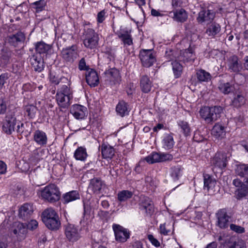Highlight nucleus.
Returning <instances> with one entry per match:
<instances>
[{
	"instance_id": "nucleus-1",
	"label": "nucleus",
	"mask_w": 248,
	"mask_h": 248,
	"mask_svg": "<svg viewBox=\"0 0 248 248\" xmlns=\"http://www.w3.org/2000/svg\"><path fill=\"white\" fill-rule=\"evenodd\" d=\"M56 93V100L61 108H68L70 105V95L72 94L70 81L68 78H62Z\"/></svg>"
},
{
	"instance_id": "nucleus-2",
	"label": "nucleus",
	"mask_w": 248,
	"mask_h": 248,
	"mask_svg": "<svg viewBox=\"0 0 248 248\" xmlns=\"http://www.w3.org/2000/svg\"><path fill=\"white\" fill-rule=\"evenodd\" d=\"M24 129V124L15 117V112L9 111L2 125L3 131L7 134H11L15 130L17 133L22 134Z\"/></svg>"
},
{
	"instance_id": "nucleus-3",
	"label": "nucleus",
	"mask_w": 248,
	"mask_h": 248,
	"mask_svg": "<svg viewBox=\"0 0 248 248\" xmlns=\"http://www.w3.org/2000/svg\"><path fill=\"white\" fill-rule=\"evenodd\" d=\"M42 220L50 230H57L60 226L61 223L58 215L52 208H48L43 212Z\"/></svg>"
},
{
	"instance_id": "nucleus-4",
	"label": "nucleus",
	"mask_w": 248,
	"mask_h": 248,
	"mask_svg": "<svg viewBox=\"0 0 248 248\" xmlns=\"http://www.w3.org/2000/svg\"><path fill=\"white\" fill-rule=\"evenodd\" d=\"M42 199L47 202L53 203L59 200L61 193L59 188L54 184H49L41 191Z\"/></svg>"
},
{
	"instance_id": "nucleus-5",
	"label": "nucleus",
	"mask_w": 248,
	"mask_h": 248,
	"mask_svg": "<svg viewBox=\"0 0 248 248\" xmlns=\"http://www.w3.org/2000/svg\"><path fill=\"white\" fill-rule=\"evenodd\" d=\"M172 158L171 155L168 154H160L156 152H153L145 158L141 159L135 168L137 171H140V168L144 165L145 161L149 164H154L159 162H163L170 160Z\"/></svg>"
},
{
	"instance_id": "nucleus-6",
	"label": "nucleus",
	"mask_w": 248,
	"mask_h": 248,
	"mask_svg": "<svg viewBox=\"0 0 248 248\" xmlns=\"http://www.w3.org/2000/svg\"><path fill=\"white\" fill-rule=\"evenodd\" d=\"M83 44L85 46L90 49L95 48L99 40L98 35L92 29H88L84 34Z\"/></svg>"
},
{
	"instance_id": "nucleus-7",
	"label": "nucleus",
	"mask_w": 248,
	"mask_h": 248,
	"mask_svg": "<svg viewBox=\"0 0 248 248\" xmlns=\"http://www.w3.org/2000/svg\"><path fill=\"white\" fill-rule=\"evenodd\" d=\"M61 56L65 62L69 64L73 63L78 57L77 46L73 45L63 48L61 51Z\"/></svg>"
},
{
	"instance_id": "nucleus-8",
	"label": "nucleus",
	"mask_w": 248,
	"mask_h": 248,
	"mask_svg": "<svg viewBox=\"0 0 248 248\" xmlns=\"http://www.w3.org/2000/svg\"><path fill=\"white\" fill-rule=\"evenodd\" d=\"M143 66L149 67L156 61L153 49H142L139 55Z\"/></svg>"
},
{
	"instance_id": "nucleus-9",
	"label": "nucleus",
	"mask_w": 248,
	"mask_h": 248,
	"mask_svg": "<svg viewBox=\"0 0 248 248\" xmlns=\"http://www.w3.org/2000/svg\"><path fill=\"white\" fill-rule=\"evenodd\" d=\"M64 233L67 239L70 242H76L80 238V230L72 224L65 225Z\"/></svg>"
},
{
	"instance_id": "nucleus-10",
	"label": "nucleus",
	"mask_w": 248,
	"mask_h": 248,
	"mask_svg": "<svg viewBox=\"0 0 248 248\" xmlns=\"http://www.w3.org/2000/svg\"><path fill=\"white\" fill-rule=\"evenodd\" d=\"M25 39V34L19 31L16 33L7 35L5 38V43L10 46L16 47L23 44Z\"/></svg>"
},
{
	"instance_id": "nucleus-11",
	"label": "nucleus",
	"mask_w": 248,
	"mask_h": 248,
	"mask_svg": "<svg viewBox=\"0 0 248 248\" xmlns=\"http://www.w3.org/2000/svg\"><path fill=\"white\" fill-rule=\"evenodd\" d=\"M105 81L109 85H115L119 83L121 81V76L119 71L116 68H110L106 70L104 73Z\"/></svg>"
},
{
	"instance_id": "nucleus-12",
	"label": "nucleus",
	"mask_w": 248,
	"mask_h": 248,
	"mask_svg": "<svg viewBox=\"0 0 248 248\" xmlns=\"http://www.w3.org/2000/svg\"><path fill=\"white\" fill-rule=\"evenodd\" d=\"M112 228L114 232L115 239L117 241L124 242L129 238V232L123 227L118 224H114Z\"/></svg>"
},
{
	"instance_id": "nucleus-13",
	"label": "nucleus",
	"mask_w": 248,
	"mask_h": 248,
	"mask_svg": "<svg viewBox=\"0 0 248 248\" xmlns=\"http://www.w3.org/2000/svg\"><path fill=\"white\" fill-rule=\"evenodd\" d=\"M227 162V155L225 153L217 152L211 160V163L214 167L223 169L226 167Z\"/></svg>"
},
{
	"instance_id": "nucleus-14",
	"label": "nucleus",
	"mask_w": 248,
	"mask_h": 248,
	"mask_svg": "<svg viewBox=\"0 0 248 248\" xmlns=\"http://www.w3.org/2000/svg\"><path fill=\"white\" fill-rule=\"evenodd\" d=\"M217 219V225L221 229H225L229 226V220L230 217L227 215V210L223 208L219 210L216 213Z\"/></svg>"
},
{
	"instance_id": "nucleus-15",
	"label": "nucleus",
	"mask_w": 248,
	"mask_h": 248,
	"mask_svg": "<svg viewBox=\"0 0 248 248\" xmlns=\"http://www.w3.org/2000/svg\"><path fill=\"white\" fill-rule=\"evenodd\" d=\"M216 109H200L199 113L201 117L206 122L211 123L217 120L220 117V111ZM219 110V109H217Z\"/></svg>"
},
{
	"instance_id": "nucleus-16",
	"label": "nucleus",
	"mask_w": 248,
	"mask_h": 248,
	"mask_svg": "<svg viewBox=\"0 0 248 248\" xmlns=\"http://www.w3.org/2000/svg\"><path fill=\"white\" fill-rule=\"evenodd\" d=\"M215 16V14L211 10H202L199 13L197 21L199 23L211 22Z\"/></svg>"
},
{
	"instance_id": "nucleus-17",
	"label": "nucleus",
	"mask_w": 248,
	"mask_h": 248,
	"mask_svg": "<svg viewBox=\"0 0 248 248\" xmlns=\"http://www.w3.org/2000/svg\"><path fill=\"white\" fill-rule=\"evenodd\" d=\"M30 61L35 71L40 72L44 69V60L41 55L38 54L33 55L31 57Z\"/></svg>"
},
{
	"instance_id": "nucleus-18",
	"label": "nucleus",
	"mask_w": 248,
	"mask_h": 248,
	"mask_svg": "<svg viewBox=\"0 0 248 248\" xmlns=\"http://www.w3.org/2000/svg\"><path fill=\"white\" fill-rule=\"evenodd\" d=\"M105 187V184L100 179L94 178L91 180L89 188L94 193L99 194Z\"/></svg>"
},
{
	"instance_id": "nucleus-19",
	"label": "nucleus",
	"mask_w": 248,
	"mask_h": 248,
	"mask_svg": "<svg viewBox=\"0 0 248 248\" xmlns=\"http://www.w3.org/2000/svg\"><path fill=\"white\" fill-rule=\"evenodd\" d=\"M140 208L143 211L147 216H151L154 212L153 202L147 197L143 198L140 203Z\"/></svg>"
},
{
	"instance_id": "nucleus-20",
	"label": "nucleus",
	"mask_w": 248,
	"mask_h": 248,
	"mask_svg": "<svg viewBox=\"0 0 248 248\" xmlns=\"http://www.w3.org/2000/svg\"><path fill=\"white\" fill-rule=\"evenodd\" d=\"M33 208L31 204L25 203L19 209V217L23 220L28 219L33 213Z\"/></svg>"
},
{
	"instance_id": "nucleus-21",
	"label": "nucleus",
	"mask_w": 248,
	"mask_h": 248,
	"mask_svg": "<svg viewBox=\"0 0 248 248\" xmlns=\"http://www.w3.org/2000/svg\"><path fill=\"white\" fill-rule=\"evenodd\" d=\"M170 15L173 20L177 22H184L187 18L186 12L182 8L179 10H173L170 13Z\"/></svg>"
},
{
	"instance_id": "nucleus-22",
	"label": "nucleus",
	"mask_w": 248,
	"mask_h": 248,
	"mask_svg": "<svg viewBox=\"0 0 248 248\" xmlns=\"http://www.w3.org/2000/svg\"><path fill=\"white\" fill-rule=\"evenodd\" d=\"M86 82L91 87L97 86L99 84V78L96 72L91 69L87 71L86 74Z\"/></svg>"
},
{
	"instance_id": "nucleus-23",
	"label": "nucleus",
	"mask_w": 248,
	"mask_h": 248,
	"mask_svg": "<svg viewBox=\"0 0 248 248\" xmlns=\"http://www.w3.org/2000/svg\"><path fill=\"white\" fill-rule=\"evenodd\" d=\"M228 67L229 70L235 73L239 72L242 68L238 57L236 56L229 58L228 61Z\"/></svg>"
},
{
	"instance_id": "nucleus-24",
	"label": "nucleus",
	"mask_w": 248,
	"mask_h": 248,
	"mask_svg": "<svg viewBox=\"0 0 248 248\" xmlns=\"http://www.w3.org/2000/svg\"><path fill=\"white\" fill-rule=\"evenodd\" d=\"M195 58L194 50L190 46L186 49L182 54L177 57V60L179 61H183L184 62H193Z\"/></svg>"
},
{
	"instance_id": "nucleus-25",
	"label": "nucleus",
	"mask_w": 248,
	"mask_h": 248,
	"mask_svg": "<svg viewBox=\"0 0 248 248\" xmlns=\"http://www.w3.org/2000/svg\"><path fill=\"white\" fill-rule=\"evenodd\" d=\"M14 234L16 235L19 240L21 241L25 238L27 232L26 225L18 222L16 224V228L13 230Z\"/></svg>"
},
{
	"instance_id": "nucleus-26",
	"label": "nucleus",
	"mask_w": 248,
	"mask_h": 248,
	"mask_svg": "<svg viewBox=\"0 0 248 248\" xmlns=\"http://www.w3.org/2000/svg\"><path fill=\"white\" fill-rule=\"evenodd\" d=\"M237 85H236V87L234 85L230 82H226L220 83L218 88L222 93L225 94H228L231 93H234L235 91L238 90L237 89Z\"/></svg>"
},
{
	"instance_id": "nucleus-27",
	"label": "nucleus",
	"mask_w": 248,
	"mask_h": 248,
	"mask_svg": "<svg viewBox=\"0 0 248 248\" xmlns=\"http://www.w3.org/2000/svg\"><path fill=\"white\" fill-rule=\"evenodd\" d=\"M211 134L217 139H222L226 135L225 127L220 124H216L212 128Z\"/></svg>"
},
{
	"instance_id": "nucleus-28",
	"label": "nucleus",
	"mask_w": 248,
	"mask_h": 248,
	"mask_svg": "<svg viewBox=\"0 0 248 248\" xmlns=\"http://www.w3.org/2000/svg\"><path fill=\"white\" fill-rule=\"evenodd\" d=\"M220 30L221 27L219 24L212 22L207 26L205 32L208 36L214 37L220 32Z\"/></svg>"
},
{
	"instance_id": "nucleus-29",
	"label": "nucleus",
	"mask_w": 248,
	"mask_h": 248,
	"mask_svg": "<svg viewBox=\"0 0 248 248\" xmlns=\"http://www.w3.org/2000/svg\"><path fill=\"white\" fill-rule=\"evenodd\" d=\"M52 46L47 44L43 41L37 42L35 44V50L37 54L40 55L41 54H46L51 50Z\"/></svg>"
},
{
	"instance_id": "nucleus-30",
	"label": "nucleus",
	"mask_w": 248,
	"mask_h": 248,
	"mask_svg": "<svg viewBox=\"0 0 248 248\" xmlns=\"http://www.w3.org/2000/svg\"><path fill=\"white\" fill-rule=\"evenodd\" d=\"M236 96L234 98L232 101V105L233 107H242L245 103V99L242 93L239 90L235 91L234 93Z\"/></svg>"
},
{
	"instance_id": "nucleus-31",
	"label": "nucleus",
	"mask_w": 248,
	"mask_h": 248,
	"mask_svg": "<svg viewBox=\"0 0 248 248\" xmlns=\"http://www.w3.org/2000/svg\"><path fill=\"white\" fill-rule=\"evenodd\" d=\"M34 140L40 145H45L47 142V137L46 133L39 130L35 131L34 133Z\"/></svg>"
},
{
	"instance_id": "nucleus-32",
	"label": "nucleus",
	"mask_w": 248,
	"mask_h": 248,
	"mask_svg": "<svg viewBox=\"0 0 248 248\" xmlns=\"http://www.w3.org/2000/svg\"><path fill=\"white\" fill-rule=\"evenodd\" d=\"M102 155L104 158L111 159L114 156L115 151L110 145L102 144L101 146Z\"/></svg>"
},
{
	"instance_id": "nucleus-33",
	"label": "nucleus",
	"mask_w": 248,
	"mask_h": 248,
	"mask_svg": "<svg viewBox=\"0 0 248 248\" xmlns=\"http://www.w3.org/2000/svg\"><path fill=\"white\" fill-rule=\"evenodd\" d=\"M140 87L142 91L147 93L151 91L152 88V82L147 76H143L140 79Z\"/></svg>"
},
{
	"instance_id": "nucleus-34",
	"label": "nucleus",
	"mask_w": 248,
	"mask_h": 248,
	"mask_svg": "<svg viewBox=\"0 0 248 248\" xmlns=\"http://www.w3.org/2000/svg\"><path fill=\"white\" fill-rule=\"evenodd\" d=\"M64 203H67L69 202L80 199V195L78 191L73 190L65 194L63 197Z\"/></svg>"
},
{
	"instance_id": "nucleus-35",
	"label": "nucleus",
	"mask_w": 248,
	"mask_h": 248,
	"mask_svg": "<svg viewBox=\"0 0 248 248\" xmlns=\"http://www.w3.org/2000/svg\"><path fill=\"white\" fill-rule=\"evenodd\" d=\"M88 156L86 149L83 147H79L74 153V157L76 160L84 161Z\"/></svg>"
},
{
	"instance_id": "nucleus-36",
	"label": "nucleus",
	"mask_w": 248,
	"mask_h": 248,
	"mask_svg": "<svg viewBox=\"0 0 248 248\" xmlns=\"http://www.w3.org/2000/svg\"><path fill=\"white\" fill-rule=\"evenodd\" d=\"M133 195L132 192L127 190H123L118 193L117 199L120 202H124L130 199Z\"/></svg>"
},
{
	"instance_id": "nucleus-37",
	"label": "nucleus",
	"mask_w": 248,
	"mask_h": 248,
	"mask_svg": "<svg viewBox=\"0 0 248 248\" xmlns=\"http://www.w3.org/2000/svg\"><path fill=\"white\" fill-rule=\"evenodd\" d=\"M236 173L241 177H248V165L244 164L237 165Z\"/></svg>"
},
{
	"instance_id": "nucleus-38",
	"label": "nucleus",
	"mask_w": 248,
	"mask_h": 248,
	"mask_svg": "<svg viewBox=\"0 0 248 248\" xmlns=\"http://www.w3.org/2000/svg\"><path fill=\"white\" fill-rule=\"evenodd\" d=\"M196 75L198 80L201 82H207L211 78L210 74L204 70L197 71Z\"/></svg>"
},
{
	"instance_id": "nucleus-39",
	"label": "nucleus",
	"mask_w": 248,
	"mask_h": 248,
	"mask_svg": "<svg viewBox=\"0 0 248 248\" xmlns=\"http://www.w3.org/2000/svg\"><path fill=\"white\" fill-rule=\"evenodd\" d=\"M70 113L77 119H82L88 115L87 109H70Z\"/></svg>"
},
{
	"instance_id": "nucleus-40",
	"label": "nucleus",
	"mask_w": 248,
	"mask_h": 248,
	"mask_svg": "<svg viewBox=\"0 0 248 248\" xmlns=\"http://www.w3.org/2000/svg\"><path fill=\"white\" fill-rule=\"evenodd\" d=\"M177 124L185 136L190 135L191 130L187 122L180 120L177 122Z\"/></svg>"
},
{
	"instance_id": "nucleus-41",
	"label": "nucleus",
	"mask_w": 248,
	"mask_h": 248,
	"mask_svg": "<svg viewBox=\"0 0 248 248\" xmlns=\"http://www.w3.org/2000/svg\"><path fill=\"white\" fill-rule=\"evenodd\" d=\"M163 147L167 150L171 149L174 143L173 138L170 135H166L163 140Z\"/></svg>"
},
{
	"instance_id": "nucleus-42",
	"label": "nucleus",
	"mask_w": 248,
	"mask_h": 248,
	"mask_svg": "<svg viewBox=\"0 0 248 248\" xmlns=\"http://www.w3.org/2000/svg\"><path fill=\"white\" fill-rule=\"evenodd\" d=\"M182 175V171L180 167H174L170 169V175L173 181L178 180Z\"/></svg>"
},
{
	"instance_id": "nucleus-43",
	"label": "nucleus",
	"mask_w": 248,
	"mask_h": 248,
	"mask_svg": "<svg viewBox=\"0 0 248 248\" xmlns=\"http://www.w3.org/2000/svg\"><path fill=\"white\" fill-rule=\"evenodd\" d=\"M248 194V186L246 184L238 188L236 191V195L237 199H242Z\"/></svg>"
},
{
	"instance_id": "nucleus-44",
	"label": "nucleus",
	"mask_w": 248,
	"mask_h": 248,
	"mask_svg": "<svg viewBox=\"0 0 248 248\" xmlns=\"http://www.w3.org/2000/svg\"><path fill=\"white\" fill-rule=\"evenodd\" d=\"M172 70L176 78L179 77L182 73L183 67L176 60L171 62Z\"/></svg>"
},
{
	"instance_id": "nucleus-45",
	"label": "nucleus",
	"mask_w": 248,
	"mask_h": 248,
	"mask_svg": "<svg viewBox=\"0 0 248 248\" xmlns=\"http://www.w3.org/2000/svg\"><path fill=\"white\" fill-rule=\"evenodd\" d=\"M216 181L213 180L211 177L207 175L204 177V187L206 188L207 190L213 188L215 186Z\"/></svg>"
},
{
	"instance_id": "nucleus-46",
	"label": "nucleus",
	"mask_w": 248,
	"mask_h": 248,
	"mask_svg": "<svg viewBox=\"0 0 248 248\" xmlns=\"http://www.w3.org/2000/svg\"><path fill=\"white\" fill-rule=\"evenodd\" d=\"M119 37L123 41L124 45H131L132 44V39L131 35L128 32L120 33L119 35Z\"/></svg>"
},
{
	"instance_id": "nucleus-47",
	"label": "nucleus",
	"mask_w": 248,
	"mask_h": 248,
	"mask_svg": "<svg viewBox=\"0 0 248 248\" xmlns=\"http://www.w3.org/2000/svg\"><path fill=\"white\" fill-rule=\"evenodd\" d=\"M46 4L45 0H39L32 3V8L36 10V12H39L43 10Z\"/></svg>"
},
{
	"instance_id": "nucleus-48",
	"label": "nucleus",
	"mask_w": 248,
	"mask_h": 248,
	"mask_svg": "<svg viewBox=\"0 0 248 248\" xmlns=\"http://www.w3.org/2000/svg\"><path fill=\"white\" fill-rule=\"evenodd\" d=\"M185 28L186 31L193 34L198 32V25L195 24L193 22H189L185 25Z\"/></svg>"
},
{
	"instance_id": "nucleus-49",
	"label": "nucleus",
	"mask_w": 248,
	"mask_h": 248,
	"mask_svg": "<svg viewBox=\"0 0 248 248\" xmlns=\"http://www.w3.org/2000/svg\"><path fill=\"white\" fill-rule=\"evenodd\" d=\"M170 225H167L166 223L160 225L159 232L161 234L164 235H168L170 234Z\"/></svg>"
},
{
	"instance_id": "nucleus-50",
	"label": "nucleus",
	"mask_w": 248,
	"mask_h": 248,
	"mask_svg": "<svg viewBox=\"0 0 248 248\" xmlns=\"http://www.w3.org/2000/svg\"><path fill=\"white\" fill-rule=\"evenodd\" d=\"M59 78L58 76L52 73L50 74L49 79L51 83L55 85H59L61 82H62V78Z\"/></svg>"
},
{
	"instance_id": "nucleus-51",
	"label": "nucleus",
	"mask_w": 248,
	"mask_h": 248,
	"mask_svg": "<svg viewBox=\"0 0 248 248\" xmlns=\"http://www.w3.org/2000/svg\"><path fill=\"white\" fill-rule=\"evenodd\" d=\"M230 229L231 230L238 233H242L245 232V228L244 227L233 224L230 225Z\"/></svg>"
},
{
	"instance_id": "nucleus-52",
	"label": "nucleus",
	"mask_w": 248,
	"mask_h": 248,
	"mask_svg": "<svg viewBox=\"0 0 248 248\" xmlns=\"http://www.w3.org/2000/svg\"><path fill=\"white\" fill-rule=\"evenodd\" d=\"M37 226L38 222L35 220H31V221L29 222L27 225H26L27 228L31 230L35 229Z\"/></svg>"
},
{
	"instance_id": "nucleus-53",
	"label": "nucleus",
	"mask_w": 248,
	"mask_h": 248,
	"mask_svg": "<svg viewBox=\"0 0 248 248\" xmlns=\"http://www.w3.org/2000/svg\"><path fill=\"white\" fill-rule=\"evenodd\" d=\"M148 239L152 244L156 247H158L160 246L159 242L155 238L154 236L152 234L148 235Z\"/></svg>"
},
{
	"instance_id": "nucleus-54",
	"label": "nucleus",
	"mask_w": 248,
	"mask_h": 248,
	"mask_svg": "<svg viewBox=\"0 0 248 248\" xmlns=\"http://www.w3.org/2000/svg\"><path fill=\"white\" fill-rule=\"evenodd\" d=\"M8 78V74L7 73L2 74L0 75V89H1L4 84H5V81Z\"/></svg>"
},
{
	"instance_id": "nucleus-55",
	"label": "nucleus",
	"mask_w": 248,
	"mask_h": 248,
	"mask_svg": "<svg viewBox=\"0 0 248 248\" xmlns=\"http://www.w3.org/2000/svg\"><path fill=\"white\" fill-rule=\"evenodd\" d=\"M228 248H246V246L242 242H240L234 243L229 246Z\"/></svg>"
},
{
	"instance_id": "nucleus-56",
	"label": "nucleus",
	"mask_w": 248,
	"mask_h": 248,
	"mask_svg": "<svg viewBox=\"0 0 248 248\" xmlns=\"http://www.w3.org/2000/svg\"><path fill=\"white\" fill-rule=\"evenodd\" d=\"M105 10H102L98 13L97 19L99 23H102L105 20Z\"/></svg>"
},
{
	"instance_id": "nucleus-57",
	"label": "nucleus",
	"mask_w": 248,
	"mask_h": 248,
	"mask_svg": "<svg viewBox=\"0 0 248 248\" xmlns=\"http://www.w3.org/2000/svg\"><path fill=\"white\" fill-rule=\"evenodd\" d=\"M117 115L124 117L128 114V109H115Z\"/></svg>"
},
{
	"instance_id": "nucleus-58",
	"label": "nucleus",
	"mask_w": 248,
	"mask_h": 248,
	"mask_svg": "<svg viewBox=\"0 0 248 248\" xmlns=\"http://www.w3.org/2000/svg\"><path fill=\"white\" fill-rule=\"evenodd\" d=\"M129 105L125 101L122 100L120 101L117 104L116 108H127Z\"/></svg>"
},
{
	"instance_id": "nucleus-59",
	"label": "nucleus",
	"mask_w": 248,
	"mask_h": 248,
	"mask_svg": "<svg viewBox=\"0 0 248 248\" xmlns=\"http://www.w3.org/2000/svg\"><path fill=\"white\" fill-rule=\"evenodd\" d=\"M78 68L80 70H85L86 69V62L84 58H82L78 64Z\"/></svg>"
},
{
	"instance_id": "nucleus-60",
	"label": "nucleus",
	"mask_w": 248,
	"mask_h": 248,
	"mask_svg": "<svg viewBox=\"0 0 248 248\" xmlns=\"http://www.w3.org/2000/svg\"><path fill=\"white\" fill-rule=\"evenodd\" d=\"M91 210H92V209L90 205H84V217L89 215L91 212Z\"/></svg>"
},
{
	"instance_id": "nucleus-61",
	"label": "nucleus",
	"mask_w": 248,
	"mask_h": 248,
	"mask_svg": "<svg viewBox=\"0 0 248 248\" xmlns=\"http://www.w3.org/2000/svg\"><path fill=\"white\" fill-rule=\"evenodd\" d=\"M232 184L234 186L238 188H239L242 186V185H245V184L243 183L240 180L237 178L233 180Z\"/></svg>"
},
{
	"instance_id": "nucleus-62",
	"label": "nucleus",
	"mask_w": 248,
	"mask_h": 248,
	"mask_svg": "<svg viewBox=\"0 0 248 248\" xmlns=\"http://www.w3.org/2000/svg\"><path fill=\"white\" fill-rule=\"evenodd\" d=\"M6 170V165L2 161H0V173H5Z\"/></svg>"
},
{
	"instance_id": "nucleus-63",
	"label": "nucleus",
	"mask_w": 248,
	"mask_h": 248,
	"mask_svg": "<svg viewBox=\"0 0 248 248\" xmlns=\"http://www.w3.org/2000/svg\"><path fill=\"white\" fill-rule=\"evenodd\" d=\"M171 5L174 9L180 6V0H171Z\"/></svg>"
},
{
	"instance_id": "nucleus-64",
	"label": "nucleus",
	"mask_w": 248,
	"mask_h": 248,
	"mask_svg": "<svg viewBox=\"0 0 248 248\" xmlns=\"http://www.w3.org/2000/svg\"><path fill=\"white\" fill-rule=\"evenodd\" d=\"M133 248H143L142 243L137 241L134 243L133 245Z\"/></svg>"
}]
</instances>
